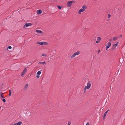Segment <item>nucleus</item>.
Here are the masks:
<instances>
[{
  "instance_id": "f257e3e1",
  "label": "nucleus",
  "mask_w": 125,
  "mask_h": 125,
  "mask_svg": "<svg viewBox=\"0 0 125 125\" xmlns=\"http://www.w3.org/2000/svg\"><path fill=\"white\" fill-rule=\"evenodd\" d=\"M36 44L40 45H47L48 44L47 42H36Z\"/></svg>"
},
{
  "instance_id": "f03ea898",
  "label": "nucleus",
  "mask_w": 125,
  "mask_h": 125,
  "mask_svg": "<svg viewBox=\"0 0 125 125\" xmlns=\"http://www.w3.org/2000/svg\"><path fill=\"white\" fill-rule=\"evenodd\" d=\"M80 52L79 51H78L77 52L74 53L71 56V58H73L75 56L78 55L80 54Z\"/></svg>"
},
{
  "instance_id": "7ed1b4c3",
  "label": "nucleus",
  "mask_w": 125,
  "mask_h": 125,
  "mask_svg": "<svg viewBox=\"0 0 125 125\" xmlns=\"http://www.w3.org/2000/svg\"><path fill=\"white\" fill-rule=\"evenodd\" d=\"M32 24L31 23H26L25 25H24L23 27V28H25V27H28V26H30L32 25Z\"/></svg>"
},
{
  "instance_id": "20e7f679",
  "label": "nucleus",
  "mask_w": 125,
  "mask_h": 125,
  "mask_svg": "<svg viewBox=\"0 0 125 125\" xmlns=\"http://www.w3.org/2000/svg\"><path fill=\"white\" fill-rule=\"evenodd\" d=\"M90 82L89 81L87 83V86H85L86 87V88H87L88 89H89L90 88L91 86V83H90Z\"/></svg>"
},
{
  "instance_id": "39448f33",
  "label": "nucleus",
  "mask_w": 125,
  "mask_h": 125,
  "mask_svg": "<svg viewBox=\"0 0 125 125\" xmlns=\"http://www.w3.org/2000/svg\"><path fill=\"white\" fill-rule=\"evenodd\" d=\"M111 43L110 42H108L107 43V45H106V50H107L111 46Z\"/></svg>"
},
{
  "instance_id": "423d86ee",
  "label": "nucleus",
  "mask_w": 125,
  "mask_h": 125,
  "mask_svg": "<svg viewBox=\"0 0 125 125\" xmlns=\"http://www.w3.org/2000/svg\"><path fill=\"white\" fill-rule=\"evenodd\" d=\"M27 71V69L26 68H25L24 70H23V71L22 72V73L21 74V76L23 77L24 75L26 73Z\"/></svg>"
},
{
  "instance_id": "0eeeda50",
  "label": "nucleus",
  "mask_w": 125,
  "mask_h": 125,
  "mask_svg": "<svg viewBox=\"0 0 125 125\" xmlns=\"http://www.w3.org/2000/svg\"><path fill=\"white\" fill-rule=\"evenodd\" d=\"M22 123V122L21 121H19L18 123H15L14 124L12 125H21V124Z\"/></svg>"
},
{
  "instance_id": "6e6552de",
  "label": "nucleus",
  "mask_w": 125,
  "mask_h": 125,
  "mask_svg": "<svg viewBox=\"0 0 125 125\" xmlns=\"http://www.w3.org/2000/svg\"><path fill=\"white\" fill-rule=\"evenodd\" d=\"M72 4L70 2V1L68 2L67 3V6L69 7L70 8L71 7Z\"/></svg>"
},
{
  "instance_id": "1a4fd4ad",
  "label": "nucleus",
  "mask_w": 125,
  "mask_h": 125,
  "mask_svg": "<svg viewBox=\"0 0 125 125\" xmlns=\"http://www.w3.org/2000/svg\"><path fill=\"white\" fill-rule=\"evenodd\" d=\"M84 11V10L83 9H81L79 10L78 11V13L79 14H81V12H83Z\"/></svg>"
},
{
  "instance_id": "9d476101",
  "label": "nucleus",
  "mask_w": 125,
  "mask_h": 125,
  "mask_svg": "<svg viewBox=\"0 0 125 125\" xmlns=\"http://www.w3.org/2000/svg\"><path fill=\"white\" fill-rule=\"evenodd\" d=\"M36 32L38 33H39L40 34H42L43 33L42 32L41 30H36Z\"/></svg>"
},
{
  "instance_id": "9b49d317",
  "label": "nucleus",
  "mask_w": 125,
  "mask_h": 125,
  "mask_svg": "<svg viewBox=\"0 0 125 125\" xmlns=\"http://www.w3.org/2000/svg\"><path fill=\"white\" fill-rule=\"evenodd\" d=\"M42 12V11L40 10H37V13L38 14H41Z\"/></svg>"
},
{
  "instance_id": "f8f14e48",
  "label": "nucleus",
  "mask_w": 125,
  "mask_h": 125,
  "mask_svg": "<svg viewBox=\"0 0 125 125\" xmlns=\"http://www.w3.org/2000/svg\"><path fill=\"white\" fill-rule=\"evenodd\" d=\"M109 109L107 110L106 112H105L104 113V116H103V118H104L106 116V114L108 112V111H109Z\"/></svg>"
},
{
  "instance_id": "ddd939ff",
  "label": "nucleus",
  "mask_w": 125,
  "mask_h": 125,
  "mask_svg": "<svg viewBox=\"0 0 125 125\" xmlns=\"http://www.w3.org/2000/svg\"><path fill=\"white\" fill-rule=\"evenodd\" d=\"M117 44H114L113 45V46L112 47V49H115V48L117 46Z\"/></svg>"
},
{
  "instance_id": "4468645a",
  "label": "nucleus",
  "mask_w": 125,
  "mask_h": 125,
  "mask_svg": "<svg viewBox=\"0 0 125 125\" xmlns=\"http://www.w3.org/2000/svg\"><path fill=\"white\" fill-rule=\"evenodd\" d=\"M28 84H26L25 86L24 89V90H26L28 87Z\"/></svg>"
},
{
  "instance_id": "2eb2a0df",
  "label": "nucleus",
  "mask_w": 125,
  "mask_h": 125,
  "mask_svg": "<svg viewBox=\"0 0 125 125\" xmlns=\"http://www.w3.org/2000/svg\"><path fill=\"white\" fill-rule=\"evenodd\" d=\"M38 63L44 65L46 64V62L45 61H44L43 62H40Z\"/></svg>"
},
{
  "instance_id": "dca6fc26",
  "label": "nucleus",
  "mask_w": 125,
  "mask_h": 125,
  "mask_svg": "<svg viewBox=\"0 0 125 125\" xmlns=\"http://www.w3.org/2000/svg\"><path fill=\"white\" fill-rule=\"evenodd\" d=\"M118 38V37H114L113 38V40L115 41L116 40H117Z\"/></svg>"
},
{
  "instance_id": "f3484780",
  "label": "nucleus",
  "mask_w": 125,
  "mask_h": 125,
  "mask_svg": "<svg viewBox=\"0 0 125 125\" xmlns=\"http://www.w3.org/2000/svg\"><path fill=\"white\" fill-rule=\"evenodd\" d=\"M101 38L100 37H98L97 38V41H99L100 42V41L101 40Z\"/></svg>"
},
{
  "instance_id": "a211bd4d",
  "label": "nucleus",
  "mask_w": 125,
  "mask_h": 125,
  "mask_svg": "<svg viewBox=\"0 0 125 125\" xmlns=\"http://www.w3.org/2000/svg\"><path fill=\"white\" fill-rule=\"evenodd\" d=\"M57 7L59 9H61L62 7H61L59 6L58 5L57 6Z\"/></svg>"
},
{
  "instance_id": "6ab92c4d",
  "label": "nucleus",
  "mask_w": 125,
  "mask_h": 125,
  "mask_svg": "<svg viewBox=\"0 0 125 125\" xmlns=\"http://www.w3.org/2000/svg\"><path fill=\"white\" fill-rule=\"evenodd\" d=\"M1 96L2 98H4V97L3 96V93H1Z\"/></svg>"
},
{
  "instance_id": "aec40b11",
  "label": "nucleus",
  "mask_w": 125,
  "mask_h": 125,
  "mask_svg": "<svg viewBox=\"0 0 125 125\" xmlns=\"http://www.w3.org/2000/svg\"><path fill=\"white\" fill-rule=\"evenodd\" d=\"M86 87H85V86L84 87V89H83V90H84V92H85L86 89H88L87 88H86Z\"/></svg>"
},
{
  "instance_id": "412c9836",
  "label": "nucleus",
  "mask_w": 125,
  "mask_h": 125,
  "mask_svg": "<svg viewBox=\"0 0 125 125\" xmlns=\"http://www.w3.org/2000/svg\"><path fill=\"white\" fill-rule=\"evenodd\" d=\"M41 73V71H38L37 73V74L38 75H40Z\"/></svg>"
},
{
  "instance_id": "4be33fe9",
  "label": "nucleus",
  "mask_w": 125,
  "mask_h": 125,
  "mask_svg": "<svg viewBox=\"0 0 125 125\" xmlns=\"http://www.w3.org/2000/svg\"><path fill=\"white\" fill-rule=\"evenodd\" d=\"M71 3L72 4V3H75V0H73L71 1H70Z\"/></svg>"
},
{
  "instance_id": "5701e85b",
  "label": "nucleus",
  "mask_w": 125,
  "mask_h": 125,
  "mask_svg": "<svg viewBox=\"0 0 125 125\" xmlns=\"http://www.w3.org/2000/svg\"><path fill=\"white\" fill-rule=\"evenodd\" d=\"M82 9H83L84 10H85V9H86V8L85 7V6H83L82 7Z\"/></svg>"
},
{
  "instance_id": "b1692460",
  "label": "nucleus",
  "mask_w": 125,
  "mask_h": 125,
  "mask_svg": "<svg viewBox=\"0 0 125 125\" xmlns=\"http://www.w3.org/2000/svg\"><path fill=\"white\" fill-rule=\"evenodd\" d=\"M8 48L9 49H11L12 47L10 46H9L8 47Z\"/></svg>"
},
{
  "instance_id": "393cba45",
  "label": "nucleus",
  "mask_w": 125,
  "mask_h": 125,
  "mask_svg": "<svg viewBox=\"0 0 125 125\" xmlns=\"http://www.w3.org/2000/svg\"><path fill=\"white\" fill-rule=\"evenodd\" d=\"M111 15L110 14H108V18H110L111 17Z\"/></svg>"
},
{
  "instance_id": "a878e982",
  "label": "nucleus",
  "mask_w": 125,
  "mask_h": 125,
  "mask_svg": "<svg viewBox=\"0 0 125 125\" xmlns=\"http://www.w3.org/2000/svg\"><path fill=\"white\" fill-rule=\"evenodd\" d=\"M42 56H43L46 57L47 56V55L46 54H42Z\"/></svg>"
},
{
  "instance_id": "bb28decb",
  "label": "nucleus",
  "mask_w": 125,
  "mask_h": 125,
  "mask_svg": "<svg viewBox=\"0 0 125 125\" xmlns=\"http://www.w3.org/2000/svg\"><path fill=\"white\" fill-rule=\"evenodd\" d=\"M2 100L4 102H6V100L4 99H2Z\"/></svg>"
},
{
  "instance_id": "cd10ccee",
  "label": "nucleus",
  "mask_w": 125,
  "mask_h": 125,
  "mask_svg": "<svg viewBox=\"0 0 125 125\" xmlns=\"http://www.w3.org/2000/svg\"><path fill=\"white\" fill-rule=\"evenodd\" d=\"M99 41H96V42L97 43H99Z\"/></svg>"
},
{
  "instance_id": "c85d7f7f",
  "label": "nucleus",
  "mask_w": 125,
  "mask_h": 125,
  "mask_svg": "<svg viewBox=\"0 0 125 125\" xmlns=\"http://www.w3.org/2000/svg\"><path fill=\"white\" fill-rule=\"evenodd\" d=\"M86 125H89V124L88 122L87 123Z\"/></svg>"
},
{
  "instance_id": "c756f323",
  "label": "nucleus",
  "mask_w": 125,
  "mask_h": 125,
  "mask_svg": "<svg viewBox=\"0 0 125 125\" xmlns=\"http://www.w3.org/2000/svg\"><path fill=\"white\" fill-rule=\"evenodd\" d=\"M9 93H11V90H9Z\"/></svg>"
},
{
  "instance_id": "7c9ffc66",
  "label": "nucleus",
  "mask_w": 125,
  "mask_h": 125,
  "mask_svg": "<svg viewBox=\"0 0 125 125\" xmlns=\"http://www.w3.org/2000/svg\"><path fill=\"white\" fill-rule=\"evenodd\" d=\"M37 75V76H36V77L37 78H39V75Z\"/></svg>"
},
{
  "instance_id": "2f4dec72",
  "label": "nucleus",
  "mask_w": 125,
  "mask_h": 125,
  "mask_svg": "<svg viewBox=\"0 0 125 125\" xmlns=\"http://www.w3.org/2000/svg\"><path fill=\"white\" fill-rule=\"evenodd\" d=\"M119 43V42H116V44H117V45H118V44Z\"/></svg>"
},
{
  "instance_id": "473e14b6",
  "label": "nucleus",
  "mask_w": 125,
  "mask_h": 125,
  "mask_svg": "<svg viewBox=\"0 0 125 125\" xmlns=\"http://www.w3.org/2000/svg\"><path fill=\"white\" fill-rule=\"evenodd\" d=\"M11 93H9V95L10 96L11 95Z\"/></svg>"
},
{
  "instance_id": "72a5a7b5",
  "label": "nucleus",
  "mask_w": 125,
  "mask_h": 125,
  "mask_svg": "<svg viewBox=\"0 0 125 125\" xmlns=\"http://www.w3.org/2000/svg\"><path fill=\"white\" fill-rule=\"evenodd\" d=\"M112 39H110L109 40V41H110V42L112 41Z\"/></svg>"
},
{
  "instance_id": "f704fd0d",
  "label": "nucleus",
  "mask_w": 125,
  "mask_h": 125,
  "mask_svg": "<svg viewBox=\"0 0 125 125\" xmlns=\"http://www.w3.org/2000/svg\"><path fill=\"white\" fill-rule=\"evenodd\" d=\"M100 51V50H98V53H99Z\"/></svg>"
},
{
  "instance_id": "c9c22d12",
  "label": "nucleus",
  "mask_w": 125,
  "mask_h": 125,
  "mask_svg": "<svg viewBox=\"0 0 125 125\" xmlns=\"http://www.w3.org/2000/svg\"><path fill=\"white\" fill-rule=\"evenodd\" d=\"M122 36V35H120V36L119 37H121Z\"/></svg>"
}]
</instances>
